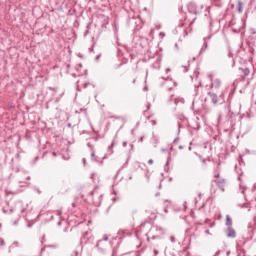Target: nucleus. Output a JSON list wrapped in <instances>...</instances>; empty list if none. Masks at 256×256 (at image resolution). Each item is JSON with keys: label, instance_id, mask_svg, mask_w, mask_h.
<instances>
[{"label": "nucleus", "instance_id": "obj_1", "mask_svg": "<svg viewBox=\"0 0 256 256\" xmlns=\"http://www.w3.org/2000/svg\"><path fill=\"white\" fill-rule=\"evenodd\" d=\"M208 95L210 97L211 103H213L214 105H222V103L225 102V100L223 99V94L218 97L216 92H208Z\"/></svg>", "mask_w": 256, "mask_h": 256}, {"label": "nucleus", "instance_id": "obj_2", "mask_svg": "<svg viewBox=\"0 0 256 256\" xmlns=\"http://www.w3.org/2000/svg\"><path fill=\"white\" fill-rule=\"evenodd\" d=\"M214 183H216L220 190L225 191V185H227V180H225V178L216 179L214 180Z\"/></svg>", "mask_w": 256, "mask_h": 256}, {"label": "nucleus", "instance_id": "obj_3", "mask_svg": "<svg viewBox=\"0 0 256 256\" xmlns=\"http://www.w3.org/2000/svg\"><path fill=\"white\" fill-rule=\"evenodd\" d=\"M226 237L235 239L237 237V232L233 229V226H230L226 229Z\"/></svg>", "mask_w": 256, "mask_h": 256}, {"label": "nucleus", "instance_id": "obj_4", "mask_svg": "<svg viewBox=\"0 0 256 256\" xmlns=\"http://www.w3.org/2000/svg\"><path fill=\"white\" fill-rule=\"evenodd\" d=\"M211 89H216V91L218 89L221 88V80L219 79H215L212 83H211V86H210Z\"/></svg>", "mask_w": 256, "mask_h": 256}, {"label": "nucleus", "instance_id": "obj_5", "mask_svg": "<svg viewBox=\"0 0 256 256\" xmlns=\"http://www.w3.org/2000/svg\"><path fill=\"white\" fill-rule=\"evenodd\" d=\"M96 247L100 253H105V245L103 244V240H99Z\"/></svg>", "mask_w": 256, "mask_h": 256}, {"label": "nucleus", "instance_id": "obj_6", "mask_svg": "<svg viewBox=\"0 0 256 256\" xmlns=\"http://www.w3.org/2000/svg\"><path fill=\"white\" fill-rule=\"evenodd\" d=\"M226 227H233V219L229 214L226 215V222H225Z\"/></svg>", "mask_w": 256, "mask_h": 256}, {"label": "nucleus", "instance_id": "obj_7", "mask_svg": "<svg viewBox=\"0 0 256 256\" xmlns=\"http://www.w3.org/2000/svg\"><path fill=\"white\" fill-rule=\"evenodd\" d=\"M243 1L239 0L237 3V7L236 10L238 11V13H243Z\"/></svg>", "mask_w": 256, "mask_h": 256}, {"label": "nucleus", "instance_id": "obj_8", "mask_svg": "<svg viewBox=\"0 0 256 256\" xmlns=\"http://www.w3.org/2000/svg\"><path fill=\"white\" fill-rule=\"evenodd\" d=\"M240 69L242 70L244 77H247V75H249L250 73L249 68H240Z\"/></svg>", "mask_w": 256, "mask_h": 256}, {"label": "nucleus", "instance_id": "obj_9", "mask_svg": "<svg viewBox=\"0 0 256 256\" xmlns=\"http://www.w3.org/2000/svg\"><path fill=\"white\" fill-rule=\"evenodd\" d=\"M207 41H204V44H203V46H202V48H201V50H200V53H205V51H207Z\"/></svg>", "mask_w": 256, "mask_h": 256}, {"label": "nucleus", "instance_id": "obj_10", "mask_svg": "<svg viewBox=\"0 0 256 256\" xmlns=\"http://www.w3.org/2000/svg\"><path fill=\"white\" fill-rule=\"evenodd\" d=\"M91 159H92V161H97V156H95V151H93V150L91 153Z\"/></svg>", "mask_w": 256, "mask_h": 256}, {"label": "nucleus", "instance_id": "obj_11", "mask_svg": "<svg viewBox=\"0 0 256 256\" xmlns=\"http://www.w3.org/2000/svg\"><path fill=\"white\" fill-rule=\"evenodd\" d=\"M0 245L1 247L5 246V240H3V238H0Z\"/></svg>", "mask_w": 256, "mask_h": 256}, {"label": "nucleus", "instance_id": "obj_12", "mask_svg": "<svg viewBox=\"0 0 256 256\" xmlns=\"http://www.w3.org/2000/svg\"><path fill=\"white\" fill-rule=\"evenodd\" d=\"M103 241H109V236H107V234L104 235Z\"/></svg>", "mask_w": 256, "mask_h": 256}, {"label": "nucleus", "instance_id": "obj_13", "mask_svg": "<svg viewBox=\"0 0 256 256\" xmlns=\"http://www.w3.org/2000/svg\"><path fill=\"white\" fill-rule=\"evenodd\" d=\"M152 239H161V236L153 235V236H152Z\"/></svg>", "mask_w": 256, "mask_h": 256}, {"label": "nucleus", "instance_id": "obj_14", "mask_svg": "<svg viewBox=\"0 0 256 256\" xmlns=\"http://www.w3.org/2000/svg\"><path fill=\"white\" fill-rule=\"evenodd\" d=\"M13 245H15V247H20V245H19V242H18V241H15V242L13 243Z\"/></svg>", "mask_w": 256, "mask_h": 256}, {"label": "nucleus", "instance_id": "obj_15", "mask_svg": "<svg viewBox=\"0 0 256 256\" xmlns=\"http://www.w3.org/2000/svg\"><path fill=\"white\" fill-rule=\"evenodd\" d=\"M87 146L89 147V149H91V151H93V146L91 145V143H88Z\"/></svg>", "mask_w": 256, "mask_h": 256}, {"label": "nucleus", "instance_id": "obj_16", "mask_svg": "<svg viewBox=\"0 0 256 256\" xmlns=\"http://www.w3.org/2000/svg\"><path fill=\"white\" fill-rule=\"evenodd\" d=\"M177 143H179L178 138H176V139L174 140V145H177Z\"/></svg>", "mask_w": 256, "mask_h": 256}, {"label": "nucleus", "instance_id": "obj_17", "mask_svg": "<svg viewBox=\"0 0 256 256\" xmlns=\"http://www.w3.org/2000/svg\"><path fill=\"white\" fill-rule=\"evenodd\" d=\"M149 165H153V159L148 160Z\"/></svg>", "mask_w": 256, "mask_h": 256}, {"label": "nucleus", "instance_id": "obj_18", "mask_svg": "<svg viewBox=\"0 0 256 256\" xmlns=\"http://www.w3.org/2000/svg\"><path fill=\"white\" fill-rule=\"evenodd\" d=\"M158 231H160V233H165V230H163L162 228H159Z\"/></svg>", "mask_w": 256, "mask_h": 256}, {"label": "nucleus", "instance_id": "obj_19", "mask_svg": "<svg viewBox=\"0 0 256 256\" xmlns=\"http://www.w3.org/2000/svg\"><path fill=\"white\" fill-rule=\"evenodd\" d=\"M113 117H114V119H123V117H121V116H117V117L113 116Z\"/></svg>", "mask_w": 256, "mask_h": 256}, {"label": "nucleus", "instance_id": "obj_20", "mask_svg": "<svg viewBox=\"0 0 256 256\" xmlns=\"http://www.w3.org/2000/svg\"><path fill=\"white\" fill-rule=\"evenodd\" d=\"M154 255H159V251L158 250H154Z\"/></svg>", "mask_w": 256, "mask_h": 256}, {"label": "nucleus", "instance_id": "obj_21", "mask_svg": "<svg viewBox=\"0 0 256 256\" xmlns=\"http://www.w3.org/2000/svg\"><path fill=\"white\" fill-rule=\"evenodd\" d=\"M63 212L61 210L57 211V215H61Z\"/></svg>", "mask_w": 256, "mask_h": 256}, {"label": "nucleus", "instance_id": "obj_22", "mask_svg": "<svg viewBox=\"0 0 256 256\" xmlns=\"http://www.w3.org/2000/svg\"><path fill=\"white\" fill-rule=\"evenodd\" d=\"M215 177H216V179H221L219 174L215 175Z\"/></svg>", "mask_w": 256, "mask_h": 256}, {"label": "nucleus", "instance_id": "obj_23", "mask_svg": "<svg viewBox=\"0 0 256 256\" xmlns=\"http://www.w3.org/2000/svg\"><path fill=\"white\" fill-rule=\"evenodd\" d=\"M52 155H53V157H57V153L56 152H53Z\"/></svg>", "mask_w": 256, "mask_h": 256}, {"label": "nucleus", "instance_id": "obj_24", "mask_svg": "<svg viewBox=\"0 0 256 256\" xmlns=\"http://www.w3.org/2000/svg\"><path fill=\"white\" fill-rule=\"evenodd\" d=\"M87 163V160L83 159V164L86 165Z\"/></svg>", "mask_w": 256, "mask_h": 256}, {"label": "nucleus", "instance_id": "obj_25", "mask_svg": "<svg viewBox=\"0 0 256 256\" xmlns=\"http://www.w3.org/2000/svg\"><path fill=\"white\" fill-rule=\"evenodd\" d=\"M94 193H95V191H91V192H90V195H91V196H93V195H94Z\"/></svg>", "mask_w": 256, "mask_h": 256}, {"label": "nucleus", "instance_id": "obj_26", "mask_svg": "<svg viewBox=\"0 0 256 256\" xmlns=\"http://www.w3.org/2000/svg\"><path fill=\"white\" fill-rule=\"evenodd\" d=\"M226 255H227V256L231 255V251H228V252L226 253Z\"/></svg>", "mask_w": 256, "mask_h": 256}, {"label": "nucleus", "instance_id": "obj_27", "mask_svg": "<svg viewBox=\"0 0 256 256\" xmlns=\"http://www.w3.org/2000/svg\"><path fill=\"white\" fill-rule=\"evenodd\" d=\"M169 71H171V69H169V68H168V69H166V73H169Z\"/></svg>", "mask_w": 256, "mask_h": 256}, {"label": "nucleus", "instance_id": "obj_28", "mask_svg": "<svg viewBox=\"0 0 256 256\" xmlns=\"http://www.w3.org/2000/svg\"><path fill=\"white\" fill-rule=\"evenodd\" d=\"M147 241H148V242H149V241H151V238H150V237H148V238H147Z\"/></svg>", "mask_w": 256, "mask_h": 256}, {"label": "nucleus", "instance_id": "obj_29", "mask_svg": "<svg viewBox=\"0 0 256 256\" xmlns=\"http://www.w3.org/2000/svg\"><path fill=\"white\" fill-rule=\"evenodd\" d=\"M123 145H124V147H127V143H125V142H124V144H123Z\"/></svg>", "mask_w": 256, "mask_h": 256}, {"label": "nucleus", "instance_id": "obj_30", "mask_svg": "<svg viewBox=\"0 0 256 256\" xmlns=\"http://www.w3.org/2000/svg\"><path fill=\"white\" fill-rule=\"evenodd\" d=\"M178 149H183V146H179Z\"/></svg>", "mask_w": 256, "mask_h": 256}, {"label": "nucleus", "instance_id": "obj_31", "mask_svg": "<svg viewBox=\"0 0 256 256\" xmlns=\"http://www.w3.org/2000/svg\"><path fill=\"white\" fill-rule=\"evenodd\" d=\"M137 80L136 79H134L133 81H132V83H135Z\"/></svg>", "mask_w": 256, "mask_h": 256}, {"label": "nucleus", "instance_id": "obj_32", "mask_svg": "<svg viewBox=\"0 0 256 256\" xmlns=\"http://www.w3.org/2000/svg\"><path fill=\"white\" fill-rule=\"evenodd\" d=\"M129 179H130V180L133 179V176H129Z\"/></svg>", "mask_w": 256, "mask_h": 256}, {"label": "nucleus", "instance_id": "obj_33", "mask_svg": "<svg viewBox=\"0 0 256 256\" xmlns=\"http://www.w3.org/2000/svg\"><path fill=\"white\" fill-rule=\"evenodd\" d=\"M171 239H172V241H175V238H174V237H172Z\"/></svg>", "mask_w": 256, "mask_h": 256}, {"label": "nucleus", "instance_id": "obj_34", "mask_svg": "<svg viewBox=\"0 0 256 256\" xmlns=\"http://www.w3.org/2000/svg\"><path fill=\"white\" fill-rule=\"evenodd\" d=\"M140 141H143V137L140 138Z\"/></svg>", "mask_w": 256, "mask_h": 256}, {"label": "nucleus", "instance_id": "obj_35", "mask_svg": "<svg viewBox=\"0 0 256 256\" xmlns=\"http://www.w3.org/2000/svg\"><path fill=\"white\" fill-rule=\"evenodd\" d=\"M103 159H107V156H104Z\"/></svg>", "mask_w": 256, "mask_h": 256}, {"label": "nucleus", "instance_id": "obj_36", "mask_svg": "<svg viewBox=\"0 0 256 256\" xmlns=\"http://www.w3.org/2000/svg\"><path fill=\"white\" fill-rule=\"evenodd\" d=\"M206 233H209V230H206Z\"/></svg>", "mask_w": 256, "mask_h": 256}]
</instances>
